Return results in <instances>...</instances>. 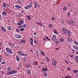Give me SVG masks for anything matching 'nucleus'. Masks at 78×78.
I'll return each mask as SVG.
<instances>
[{"mask_svg":"<svg viewBox=\"0 0 78 78\" xmlns=\"http://www.w3.org/2000/svg\"><path fill=\"white\" fill-rule=\"evenodd\" d=\"M15 7L17 8L20 9L21 8V6L19 5H15Z\"/></svg>","mask_w":78,"mask_h":78,"instance_id":"f8f14e48","label":"nucleus"},{"mask_svg":"<svg viewBox=\"0 0 78 78\" xmlns=\"http://www.w3.org/2000/svg\"><path fill=\"white\" fill-rule=\"evenodd\" d=\"M16 32H19V29L18 28L16 29Z\"/></svg>","mask_w":78,"mask_h":78,"instance_id":"ea45409f","label":"nucleus"},{"mask_svg":"<svg viewBox=\"0 0 78 78\" xmlns=\"http://www.w3.org/2000/svg\"><path fill=\"white\" fill-rule=\"evenodd\" d=\"M54 33H55V34H58V33L57 32V30H54Z\"/></svg>","mask_w":78,"mask_h":78,"instance_id":"a878e982","label":"nucleus"},{"mask_svg":"<svg viewBox=\"0 0 78 78\" xmlns=\"http://www.w3.org/2000/svg\"><path fill=\"white\" fill-rule=\"evenodd\" d=\"M24 56H25V57H26L28 56V55L27 54H24Z\"/></svg>","mask_w":78,"mask_h":78,"instance_id":"79ce46f5","label":"nucleus"},{"mask_svg":"<svg viewBox=\"0 0 78 78\" xmlns=\"http://www.w3.org/2000/svg\"><path fill=\"white\" fill-rule=\"evenodd\" d=\"M51 19H52V20H55V17H51Z\"/></svg>","mask_w":78,"mask_h":78,"instance_id":"864d4df0","label":"nucleus"},{"mask_svg":"<svg viewBox=\"0 0 78 78\" xmlns=\"http://www.w3.org/2000/svg\"><path fill=\"white\" fill-rule=\"evenodd\" d=\"M61 21L62 24H64V20L63 19H62L61 20Z\"/></svg>","mask_w":78,"mask_h":78,"instance_id":"a211bd4d","label":"nucleus"},{"mask_svg":"<svg viewBox=\"0 0 78 78\" xmlns=\"http://www.w3.org/2000/svg\"><path fill=\"white\" fill-rule=\"evenodd\" d=\"M53 38H55L56 37V36L55 35H53L52 36Z\"/></svg>","mask_w":78,"mask_h":78,"instance_id":"de8ad7c7","label":"nucleus"},{"mask_svg":"<svg viewBox=\"0 0 78 78\" xmlns=\"http://www.w3.org/2000/svg\"><path fill=\"white\" fill-rule=\"evenodd\" d=\"M6 50L7 51L8 53H10V54H12V50L10 48H6Z\"/></svg>","mask_w":78,"mask_h":78,"instance_id":"20e7f679","label":"nucleus"},{"mask_svg":"<svg viewBox=\"0 0 78 78\" xmlns=\"http://www.w3.org/2000/svg\"><path fill=\"white\" fill-rule=\"evenodd\" d=\"M26 27H27V25L25 24H23V28H25Z\"/></svg>","mask_w":78,"mask_h":78,"instance_id":"2f4dec72","label":"nucleus"},{"mask_svg":"<svg viewBox=\"0 0 78 78\" xmlns=\"http://www.w3.org/2000/svg\"><path fill=\"white\" fill-rule=\"evenodd\" d=\"M74 43V44H76V45H78V42H76V41H73Z\"/></svg>","mask_w":78,"mask_h":78,"instance_id":"c756f323","label":"nucleus"},{"mask_svg":"<svg viewBox=\"0 0 78 78\" xmlns=\"http://www.w3.org/2000/svg\"><path fill=\"white\" fill-rule=\"evenodd\" d=\"M19 22L21 23H23V21L22 20H21L19 21Z\"/></svg>","mask_w":78,"mask_h":78,"instance_id":"c9c22d12","label":"nucleus"},{"mask_svg":"<svg viewBox=\"0 0 78 78\" xmlns=\"http://www.w3.org/2000/svg\"><path fill=\"white\" fill-rule=\"evenodd\" d=\"M27 18L29 20H31V18H30V17L29 16H27Z\"/></svg>","mask_w":78,"mask_h":78,"instance_id":"412c9836","label":"nucleus"},{"mask_svg":"<svg viewBox=\"0 0 78 78\" xmlns=\"http://www.w3.org/2000/svg\"><path fill=\"white\" fill-rule=\"evenodd\" d=\"M72 51H73V53H74V52H75V50H74V49H73V50H72Z\"/></svg>","mask_w":78,"mask_h":78,"instance_id":"338daca9","label":"nucleus"},{"mask_svg":"<svg viewBox=\"0 0 78 78\" xmlns=\"http://www.w3.org/2000/svg\"><path fill=\"white\" fill-rule=\"evenodd\" d=\"M16 59L17 61H20V58H19V56L18 55L16 56Z\"/></svg>","mask_w":78,"mask_h":78,"instance_id":"9d476101","label":"nucleus"},{"mask_svg":"<svg viewBox=\"0 0 78 78\" xmlns=\"http://www.w3.org/2000/svg\"><path fill=\"white\" fill-rule=\"evenodd\" d=\"M27 68H29V67H30V64H28L27 66Z\"/></svg>","mask_w":78,"mask_h":78,"instance_id":"e433bc0d","label":"nucleus"},{"mask_svg":"<svg viewBox=\"0 0 78 78\" xmlns=\"http://www.w3.org/2000/svg\"><path fill=\"white\" fill-rule=\"evenodd\" d=\"M75 60L76 62H78V56H75Z\"/></svg>","mask_w":78,"mask_h":78,"instance_id":"ddd939ff","label":"nucleus"},{"mask_svg":"<svg viewBox=\"0 0 78 78\" xmlns=\"http://www.w3.org/2000/svg\"><path fill=\"white\" fill-rule=\"evenodd\" d=\"M2 30L3 31H4V32L6 31V30L5 29V28L2 29Z\"/></svg>","mask_w":78,"mask_h":78,"instance_id":"6e6d98bb","label":"nucleus"},{"mask_svg":"<svg viewBox=\"0 0 78 78\" xmlns=\"http://www.w3.org/2000/svg\"><path fill=\"white\" fill-rule=\"evenodd\" d=\"M67 9V8L66 7H64L63 9V10H64V11H66Z\"/></svg>","mask_w":78,"mask_h":78,"instance_id":"5701e85b","label":"nucleus"},{"mask_svg":"<svg viewBox=\"0 0 78 78\" xmlns=\"http://www.w3.org/2000/svg\"><path fill=\"white\" fill-rule=\"evenodd\" d=\"M3 5L4 8H6V4L5 2L3 3Z\"/></svg>","mask_w":78,"mask_h":78,"instance_id":"f3484780","label":"nucleus"},{"mask_svg":"<svg viewBox=\"0 0 78 78\" xmlns=\"http://www.w3.org/2000/svg\"><path fill=\"white\" fill-rule=\"evenodd\" d=\"M2 64H5V62H2L1 63Z\"/></svg>","mask_w":78,"mask_h":78,"instance_id":"bf43d9fd","label":"nucleus"},{"mask_svg":"<svg viewBox=\"0 0 78 78\" xmlns=\"http://www.w3.org/2000/svg\"><path fill=\"white\" fill-rule=\"evenodd\" d=\"M20 31H23V30H24V29L23 28H21V29H20Z\"/></svg>","mask_w":78,"mask_h":78,"instance_id":"c03bdc74","label":"nucleus"},{"mask_svg":"<svg viewBox=\"0 0 78 78\" xmlns=\"http://www.w3.org/2000/svg\"><path fill=\"white\" fill-rule=\"evenodd\" d=\"M45 38H46V39H47V40H48V41H50V39L48 38V37L47 36H45Z\"/></svg>","mask_w":78,"mask_h":78,"instance_id":"58836bf2","label":"nucleus"},{"mask_svg":"<svg viewBox=\"0 0 78 78\" xmlns=\"http://www.w3.org/2000/svg\"><path fill=\"white\" fill-rule=\"evenodd\" d=\"M69 22L70 23V25H74V22L72 20L69 21Z\"/></svg>","mask_w":78,"mask_h":78,"instance_id":"0eeeda50","label":"nucleus"},{"mask_svg":"<svg viewBox=\"0 0 78 78\" xmlns=\"http://www.w3.org/2000/svg\"><path fill=\"white\" fill-rule=\"evenodd\" d=\"M37 7V4H34V8L35 9H36Z\"/></svg>","mask_w":78,"mask_h":78,"instance_id":"bb28decb","label":"nucleus"},{"mask_svg":"<svg viewBox=\"0 0 78 78\" xmlns=\"http://www.w3.org/2000/svg\"><path fill=\"white\" fill-rule=\"evenodd\" d=\"M41 54L42 55H45V54H44V52H41Z\"/></svg>","mask_w":78,"mask_h":78,"instance_id":"0e129e2a","label":"nucleus"},{"mask_svg":"<svg viewBox=\"0 0 78 78\" xmlns=\"http://www.w3.org/2000/svg\"><path fill=\"white\" fill-rule=\"evenodd\" d=\"M17 25H22V23H17Z\"/></svg>","mask_w":78,"mask_h":78,"instance_id":"5fc2aeb1","label":"nucleus"},{"mask_svg":"<svg viewBox=\"0 0 78 78\" xmlns=\"http://www.w3.org/2000/svg\"><path fill=\"white\" fill-rule=\"evenodd\" d=\"M52 39L53 41H57V39L56 38H52Z\"/></svg>","mask_w":78,"mask_h":78,"instance_id":"dca6fc26","label":"nucleus"},{"mask_svg":"<svg viewBox=\"0 0 78 78\" xmlns=\"http://www.w3.org/2000/svg\"><path fill=\"white\" fill-rule=\"evenodd\" d=\"M71 69L70 67H68V70H70Z\"/></svg>","mask_w":78,"mask_h":78,"instance_id":"69168bd1","label":"nucleus"},{"mask_svg":"<svg viewBox=\"0 0 78 78\" xmlns=\"http://www.w3.org/2000/svg\"><path fill=\"white\" fill-rule=\"evenodd\" d=\"M39 25L40 26H42V23H39Z\"/></svg>","mask_w":78,"mask_h":78,"instance_id":"8fccbe9b","label":"nucleus"},{"mask_svg":"<svg viewBox=\"0 0 78 78\" xmlns=\"http://www.w3.org/2000/svg\"><path fill=\"white\" fill-rule=\"evenodd\" d=\"M65 61L66 63V64H69V63L67 62V60H65Z\"/></svg>","mask_w":78,"mask_h":78,"instance_id":"052dcab7","label":"nucleus"},{"mask_svg":"<svg viewBox=\"0 0 78 78\" xmlns=\"http://www.w3.org/2000/svg\"><path fill=\"white\" fill-rule=\"evenodd\" d=\"M52 64L53 66H55L57 64V62L55 59H52Z\"/></svg>","mask_w":78,"mask_h":78,"instance_id":"7ed1b4c3","label":"nucleus"},{"mask_svg":"<svg viewBox=\"0 0 78 78\" xmlns=\"http://www.w3.org/2000/svg\"><path fill=\"white\" fill-rule=\"evenodd\" d=\"M43 74H44V76H47V73L46 72H44L43 73Z\"/></svg>","mask_w":78,"mask_h":78,"instance_id":"4468645a","label":"nucleus"},{"mask_svg":"<svg viewBox=\"0 0 78 78\" xmlns=\"http://www.w3.org/2000/svg\"><path fill=\"white\" fill-rule=\"evenodd\" d=\"M11 73L12 75V74H15L17 73V71L16 70H12V71H11Z\"/></svg>","mask_w":78,"mask_h":78,"instance_id":"423d86ee","label":"nucleus"},{"mask_svg":"<svg viewBox=\"0 0 78 78\" xmlns=\"http://www.w3.org/2000/svg\"><path fill=\"white\" fill-rule=\"evenodd\" d=\"M0 72H1V73H2V74H4V73H5L3 71H1Z\"/></svg>","mask_w":78,"mask_h":78,"instance_id":"4d7b16f0","label":"nucleus"},{"mask_svg":"<svg viewBox=\"0 0 78 78\" xmlns=\"http://www.w3.org/2000/svg\"><path fill=\"white\" fill-rule=\"evenodd\" d=\"M59 43V42L58 41H57L56 42V44H58Z\"/></svg>","mask_w":78,"mask_h":78,"instance_id":"3c124183","label":"nucleus"},{"mask_svg":"<svg viewBox=\"0 0 78 78\" xmlns=\"http://www.w3.org/2000/svg\"><path fill=\"white\" fill-rule=\"evenodd\" d=\"M18 3H21V1H20V0H18Z\"/></svg>","mask_w":78,"mask_h":78,"instance_id":"680f3d73","label":"nucleus"},{"mask_svg":"<svg viewBox=\"0 0 78 78\" xmlns=\"http://www.w3.org/2000/svg\"><path fill=\"white\" fill-rule=\"evenodd\" d=\"M33 6V5L31 4L28 5L27 6H25L24 7L25 9H30L31 7Z\"/></svg>","mask_w":78,"mask_h":78,"instance_id":"f03ea898","label":"nucleus"},{"mask_svg":"<svg viewBox=\"0 0 78 78\" xmlns=\"http://www.w3.org/2000/svg\"><path fill=\"white\" fill-rule=\"evenodd\" d=\"M25 40H23L21 41L20 42L21 44H25Z\"/></svg>","mask_w":78,"mask_h":78,"instance_id":"9b49d317","label":"nucleus"},{"mask_svg":"<svg viewBox=\"0 0 78 78\" xmlns=\"http://www.w3.org/2000/svg\"><path fill=\"white\" fill-rule=\"evenodd\" d=\"M67 15L69 16H70V12H68L67 13Z\"/></svg>","mask_w":78,"mask_h":78,"instance_id":"774afa93","label":"nucleus"},{"mask_svg":"<svg viewBox=\"0 0 78 78\" xmlns=\"http://www.w3.org/2000/svg\"><path fill=\"white\" fill-rule=\"evenodd\" d=\"M27 72L29 74H30L31 73V71L29 70H27Z\"/></svg>","mask_w":78,"mask_h":78,"instance_id":"f704fd0d","label":"nucleus"},{"mask_svg":"<svg viewBox=\"0 0 78 78\" xmlns=\"http://www.w3.org/2000/svg\"><path fill=\"white\" fill-rule=\"evenodd\" d=\"M30 43L31 46L34 47V45H33V39L31 38L30 39Z\"/></svg>","mask_w":78,"mask_h":78,"instance_id":"39448f33","label":"nucleus"},{"mask_svg":"<svg viewBox=\"0 0 78 78\" xmlns=\"http://www.w3.org/2000/svg\"><path fill=\"white\" fill-rule=\"evenodd\" d=\"M6 74L7 75H12L11 74V72L10 71V72H9V73H6Z\"/></svg>","mask_w":78,"mask_h":78,"instance_id":"4be33fe9","label":"nucleus"},{"mask_svg":"<svg viewBox=\"0 0 78 78\" xmlns=\"http://www.w3.org/2000/svg\"><path fill=\"white\" fill-rule=\"evenodd\" d=\"M7 70L8 72H9V71L11 70V69L9 67H8L7 68Z\"/></svg>","mask_w":78,"mask_h":78,"instance_id":"aec40b11","label":"nucleus"},{"mask_svg":"<svg viewBox=\"0 0 78 78\" xmlns=\"http://www.w3.org/2000/svg\"><path fill=\"white\" fill-rule=\"evenodd\" d=\"M70 32L69 31V30H68V32H67V33L68 35L69 36H70Z\"/></svg>","mask_w":78,"mask_h":78,"instance_id":"c85d7f7f","label":"nucleus"},{"mask_svg":"<svg viewBox=\"0 0 78 78\" xmlns=\"http://www.w3.org/2000/svg\"><path fill=\"white\" fill-rule=\"evenodd\" d=\"M73 47L74 48V49H75L76 50H77V51H78V47L77 46H76L75 45H74L73 46Z\"/></svg>","mask_w":78,"mask_h":78,"instance_id":"6e6552de","label":"nucleus"},{"mask_svg":"<svg viewBox=\"0 0 78 78\" xmlns=\"http://www.w3.org/2000/svg\"><path fill=\"white\" fill-rule=\"evenodd\" d=\"M73 72H74L75 73H78V71L77 70H73Z\"/></svg>","mask_w":78,"mask_h":78,"instance_id":"4c0bfd02","label":"nucleus"},{"mask_svg":"<svg viewBox=\"0 0 78 78\" xmlns=\"http://www.w3.org/2000/svg\"><path fill=\"white\" fill-rule=\"evenodd\" d=\"M60 41H61V42H63L64 41V39L63 38H61L60 39Z\"/></svg>","mask_w":78,"mask_h":78,"instance_id":"473e14b6","label":"nucleus"},{"mask_svg":"<svg viewBox=\"0 0 78 78\" xmlns=\"http://www.w3.org/2000/svg\"><path fill=\"white\" fill-rule=\"evenodd\" d=\"M18 53H19V54H20V55L21 54H22V52L20 51H18Z\"/></svg>","mask_w":78,"mask_h":78,"instance_id":"72a5a7b5","label":"nucleus"},{"mask_svg":"<svg viewBox=\"0 0 78 78\" xmlns=\"http://www.w3.org/2000/svg\"><path fill=\"white\" fill-rule=\"evenodd\" d=\"M34 44H37V41L36 40H34Z\"/></svg>","mask_w":78,"mask_h":78,"instance_id":"603ef678","label":"nucleus"},{"mask_svg":"<svg viewBox=\"0 0 78 78\" xmlns=\"http://www.w3.org/2000/svg\"><path fill=\"white\" fill-rule=\"evenodd\" d=\"M20 16H21V14H19L18 16H17V17H20Z\"/></svg>","mask_w":78,"mask_h":78,"instance_id":"13d9d810","label":"nucleus"},{"mask_svg":"<svg viewBox=\"0 0 78 78\" xmlns=\"http://www.w3.org/2000/svg\"><path fill=\"white\" fill-rule=\"evenodd\" d=\"M5 56H8V55H9L6 52L5 53Z\"/></svg>","mask_w":78,"mask_h":78,"instance_id":"49530a36","label":"nucleus"},{"mask_svg":"<svg viewBox=\"0 0 78 78\" xmlns=\"http://www.w3.org/2000/svg\"><path fill=\"white\" fill-rule=\"evenodd\" d=\"M42 72L48 71V69H47V68H44L42 69Z\"/></svg>","mask_w":78,"mask_h":78,"instance_id":"1a4fd4ad","label":"nucleus"},{"mask_svg":"<svg viewBox=\"0 0 78 78\" xmlns=\"http://www.w3.org/2000/svg\"><path fill=\"white\" fill-rule=\"evenodd\" d=\"M52 24H50L49 25V27H50L51 28L52 27Z\"/></svg>","mask_w":78,"mask_h":78,"instance_id":"09e8293b","label":"nucleus"},{"mask_svg":"<svg viewBox=\"0 0 78 78\" xmlns=\"http://www.w3.org/2000/svg\"><path fill=\"white\" fill-rule=\"evenodd\" d=\"M45 58L46 59L47 61H48V62H49V61H50V60L49 59V58H48L47 57H46Z\"/></svg>","mask_w":78,"mask_h":78,"instance_id":"6ab92c4d","label":"nucleus"},{"mask_svg":"<svg viewBox=\"0 0 78 78\" xmlns=\"http://www.w3.org/2000/svg\"><path fill=\"white\" fill-rule=\"evenodd\" d=\"M34 3L35 4H37V2H36V1H34Z\"/></svg>","mask_w":78,"mask_h":78,"instance_id":"a19ab883","label":"nucleus"},{"mask_svg":"<svg viewBox=\"0 0 78 78\" xmlns=\"http://www.w3.org/2000/svg\"><path fill=\"white\" fill-rule=\"evenodd\" d=\"M62 30L64 34H66L69 30H67V29L66 27H63L62 28Z\"/></svg>","mask_w":78,"mask_h":78,"instance_id":"f257e3e1","label":"nucleus"},{"mask_svg":"<svg viewBox=\"0 0 78 78\" xmlns=\"http://www.w3.org/2000/svg\"><path fill=\"white\" fill-rule=\"evenodd\" d=\"M26 60H27V59L26 58H23V61H26Z\"/></svg>","mask_w":78,"mask_h":78,"instance_id":"37998d69","label":"nucleus"},{"mask_svg":"<svg viewBox=\"0 0 78 78\" xmlns=\"http://www.w3.org/2000/svg\"><path fill=\"white\" fill-rule=\"evenodd\" d=\"M67 39L68 41H69V43H70V42H72V41H70L71 39L70 38H67Z\"/></svg>","mask_w":78,"mask_h":78,"instance_id":"2eb2a0df","label":"nucleus"},{"mask_svg":"<svg viewBox=\"0 0 78 78\" xmlns=\"http://www.w3.org/2000/svg\"><path fill=\"white\" fill-rule=\"evenodd\" d=\"M37 62H36V61H34V65H35V66L37 64Z\"/></svg>","mask_w":78,"mask_h":78,"instance_id":"7c9ffc66","label":"nucleus"},{"mask_svg":"<svg viewBox=\"0 0 78 78\" xmlns=\"http://www.w3.org/2000/svg\"><path fill=\"white\" fill-rule=\"evenodd\" d=\"M39 53V52H38V50H36V54H38Z\"/></svg>","mask_w":78,"mask_h":78,"instance_id":"a18cd8bd","label":"nucleus"},{"mask_svg":"<svg viewBox=\"0 0 78 78\" xmlns=\"http://www.w3.org/2000/svg\"><path fill=\"white\" fill-rule=\"evenodd\" d=\"M2 14H3L4 15H6L7 13L5 11H4L3 12Z\"/></svg>","mask_w":78,"mask_h":78,"instance_id":"b1692460","label":"nucleus"},{"mask_svg":"<svg viewBox=\"0 0 78 78\" xmlns=\"http://www.w3.org/2000/svg\"><path fill=\"white\" fill-rule=\"evenodd\" d=\"M19 34L15 35V37L16 38H19Z\"/></svg>","mask_w":78,"mask_h":78,"instance_id":"393cba45","label":"nucleus"},{"mask_svg":"<svg viewBox=\"0 0 78 78\" xmlns=\"http://www.w3.org/2000/svg\"><path fill=\"white\" fill-rule=\"evenodd\" d=\"M7 29L9 30H11V27L9 26H8Z\"/></svg>","mask_w":78,"mask_h":78,"instance_id":"cd10ccee","label":"nucleus"},{"mask_svg":"<svg viewBox=\"0 0 78 78\" xmlns=\"http://www.w3.org/2000/svg\"><path fill=\"white\" fill-rule=\"evenodd\" d=\"M22 37V36L19 35L18 38H21Z\"/></svg>","mask_w":78,"mask_h":78,"instance_id":"e2e57ef3","label":"nucleus"}]
</instances>
